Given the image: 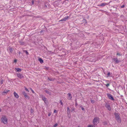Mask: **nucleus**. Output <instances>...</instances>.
Returning <instances> with one entry per match:
<instances>
[{"mask_svg":"<svg viewBox=\"0 0 127 127\" xmlns=\"http://www.w3.org/2000/svg\"><path fill=\"white\" fill-rule=\"evenodd\" d=\"M75 110V108L74 107H72L71 108V112L74 111Z\"/></svg>","mask_w":127,"mask_h":127,"instance_id":"nucleus-23","label":"nucleus"},{"mask_svg":"<svg viewBox=\"0 0 127 127\" xmlns=\"http://www.w3.org/2000/svg\"><path fill=\"white\" fill-rule=\"evenodd\" d=\"M34 111L33 109L32 108H31V113L32 114L34 113Z\"/></svg>","mask_w":127,"mask_h":127,"instance_id":"nucleus-22","label":"nucleus"},{"mask_svg":"<svg viewBox=\"0 0 127 127\" xmlns=\"http://www.w3.org/2000/svg\"><path fill=\"white\" fill-rule=\"evenodd\" d=\"M4 80H3L2 79L1 80V82H0V84H2L3 83V82Z\"/></svg>","mask_w":127,"mask_h":127,"instance_id":"nucleus-28","label":"nucleus"},{"mask_svg":"<svg viewBox=\"0 0 127 127\" xmlns=\"http://www.w3.org/2000/svg\"><path fill=\"white\" fill-rule=\"evenodd\" d=\"M17 76L18 78L20 79H22L24 78V76L21 74L19 73L17 74Z\"/></svg>","mask_w":127,"mask_h":127,"instance_id":"nucleus-11","label":"nucleus"},{"mask_svg":"<svg viewBox=\"0 0 127 127\" xmlns=\"http://www.w3.org/2000/svg\"><path fill=\"white\" fill-rule=\"evenodd\" d=\"M60 103L61 104V105H63V103L62 102V100H60Z\"/></svg>","mask_w":127,"mask_h":127,"instance_id":"nucleus-32","label":"nucleus"},{"mask_svg":"<svg viewBox=\"0 0 127 127\" xmlns=\"http://www.w3.org/2000/svg\"><path fill=\"white\" fill-rule=\"evenodd\" d=\"M112 60L114 61V63L115 64H118L121 62V61L120 60L118 59L117 57H116V58H113Z\"/></svg>","mask_w":127,"mask_h":127,"instance_id":"nucleus-6","label":"nucleus"},{"mask_svg":"<svg viewBox=\"0 0 127 127\" xmlns=\"http://www.w3.org/2000/svg\"><path fill=\"white\" fill-rule=\"evenodd\" d=\"M54 112L55 113H57V111L56 110H55L54 111Z\"/></svg>","mask_w":127,"mask_h":127,"instance_id":"nucleus-38","label":"nucleus"},{"mask_svg":"<svg viewBox=\"0 0 127 127\" xmlns=\"http://www.w3.org/2000/svg\"><path fill=\"white\" fill-rule=\"evenodd\" d=\"M68 18V16H65V17L61 19V20L59 21V22L60 21H64L67 20Z\"/></svg>","mask_w":127,"mask_h":127,"instance_id":"nucleus-8","label":"nucleus"},{"mask_svg":"<svg viewBox=\"0 0 127 127\" xmlns=\"http://www.w3.org/2000/svg\"><path fill=\"white\" fill-rule=\"evenodd\" d=\"M42 100L44 101V103L47 104L48 103V101L47 99L44 96L42 98Z\"/></svg>","mask_w":127,"mask_h":127,"instance_id":"nucleus-9","label":"nucleus"},{"mask_svg":"<svg viewBox=\"0 0 127 127\" xmlns=\"http://www.w3.org/2000/svg\"><path fill=\"white\" fill-rule=\"evenodd\" d=\"M88 127H95V126L94 125H89Z\"/></svg>","mask_w":127,"mask_h":127,"instance_id":"nucleus-25","label":"nucleus"},{"mask_svg":"<svg viewBox=\"0 0 127 127\" xmlns=\"http://www.w3.org/2000/svg\"><path fill=\"white\" fill-rule=\"evenodd\" d=\"M78 127H79V126Z\"/></svg>","mask_w":127,"mask_h":127,"instance_id":"nucleus-54","label":"nucleus"},{"mask_svg":"<svg viewBox=\"0 0 127 127\" xmlns=\"http://www.w3.org/2000/svg\"><path fill=\"white\" fill-rule=\"evenodd\" d=\"M61 82H60L59 81H57V84H61Z\"/></svg>","mask_w":127,"mask_h":127,"instance_id":"nucleus-40","label":"nucleus"},{"mask_svg":"<svg viewBox=\"0 0 127 127\" xmlns=\"http://www.w3.org/2000/svg\"><path fill=\"white\" fill-rule=\"evenodd\" d=\"M125 7V5H123L122 6H121V8H123L124 7Z\"/></svg>","mask_w":127,"mask_h":127,"instance_id":"nucleus-39","label":"nucleus"},{"mask_svg":"<svg viewBox=\"0 0 127 127\" xmlns=\"http://www.w3.org/2000/svg\"><path fill=\"white\" fill-rule=\"evenodd\" d=\"M22 94L27 99H29V96L27 95V94L25 92H23Z\"/></svg>","mask_w":127,"mask_h":127,"instance_id":"nucleus-7","label":"nucleus"},{"mask_svg":"<svg viewBox=\"0 0 127 127\" xmlns=\"http://www.w3.org/2000/svg\"><path fill=\"white\" fill-rule=\"evenodd\" d=\"M1 111V109H0V112Z\"/></svg>","mask_w":127,"mask_h":127,"instance_id":"nucleus-51","label":"nucleus"},{"mask_svg":"<svg viewBox=\"0 0 127 127\" xmlns=\"http://www.w3.org/2000/svg\"><path fill=\"white\" fill-rule=\"evenodd\" d=\"M10 52H12V49H10Z\"/></svg>","mask_w":127,"mask_h":127,"instance_id":"nucleus-41","label":"nucleus"},{"mask_svg":"<svg viewBox=\"0 0 127 127\" xmlns=\"http://www.w3.org/2000/svg\"><path fill=\"white\" fill-rule=\"evenodd\" d=\"M25 90L26 91H28V92H29V91L28 90V89L26 87H25Z\"/></svg>","mask_w":127,"mask_h":127,"instance_id":"nucleus-33","label":"nucleus"},{"mask_svg":"<svg viewBox=\"0 0 127 127\" xmlns=\"http://www.w3.org/2000/svg\"><path fill=\"white\" fill-rule=\"evenodd\" d=\"M32 92L33 93H34V91L33 90H32H32H31Z\"/></svg>","mask_w":127,"mask_h":127,"instance_id":"nucleus-44","label":"nucleus"},{"mask_svg":"<svg viewBox=\"0 0 127 127\" xmlns=\"http://www.w3.org/2000/svg\"><path fill=\"white\" fill-rule=\"evenodd\" d=\"M107 97L110 99L112 100H114V99L113 98L112 95L110 94H107Z\"/></svg>","mask_w":127,"mask_h":127,"instance_id":"nucleus-5","label":"nucleus"},{"mask_svg":"<svg viewBox=\"0 0 127 127\" xmlns=\"http://www.w3.org/2000/svg\"><path fill=\"white\" fill-rule=\"evenodd\" d=\"M70 111L69 109V107H67V113L68 114H69L70 113Z\"/></svg>","mask_w":127,"mask_h":127,"instance_id":"nucleus-16","label":"nucleus"},{"mask_svg":"<svg viewBox=\"0 0 127 127\" xmlns=\"http://www.w3.org/2000/svg\"><path fill=\"white\" fill-rule=\"evenodd\" d=\"M30 89L32 90V89L31 88H30Z\"/></svg>","mask_w":127,"mask_h":127,"instance_id":"nucleus-52","label":"nucleus"},{"mask_svg":"<svg viewBox=\"0 0 127 127\" xmlns=\"http://www.w3.org/2000/svg\"><path fill=\"white\" fill-rule=\"evenodd\" d=\"M19 43H20V45H24L25 43L24 42L22 41H19Z\"/></svg>","mask_w":127,"mask_h":127,"instance_id":"nucleus-21","label":"nucleus"},{"mask_svg":"<svg viewBox=\"0 0 127 127\" xmlns=\"http://www.w3.org/2000/svg\"><path fill=\"white\" fill-rule=\"evenodd\" d=\"M42 31H41L40 32V33H41L42 32Z\"/></svg>","mask_w":127,"mask_h":127,"instance_id":"nucleus-48","label":"nucleus"},{"mask_svg":"<svg viewBox=\"0 0 127 127\" xmlns=\"http://www.w3.org/2000/svg\"><path fill=\"white\" fill-rule=\"evenodd\" d=\"M122 54H121L120 53L117 52L116 54V55L117 56H121Z\"/></svg>","mask_w":127,"mask_h":127,"instance_id":"nucleus-24","label":"nucleus"},{"mask_svg":"<svg viewBox=\"0 0 127 127\" xmlns=\"http://www.w3.org/2000/svg\"><path fill=\"white\" fill-rule=\"evenodd\" d=\"M17 60L16 59L14 60V62L16 63L17 62Z\"/></svg>","mask_w":127,"mask_h":127,"instance_id":"nucleus-46","label":"nucleus"},{"mask_svg":"<svg viewBox=\"0 0 127 127\" xmlns=\"http://www.w3.org/2000/svg\"><path fill=\"white\" fill-rule=\"evenodd\" d=\"M38 61L41 64H42L43 62V60L41 58H39L38 59Z\"/></svg>","mask_w":127,"mask_h":127,"instance_id":"nucleus-15","label":"nucleus"},{"mask_svg":"<svg viewBox=\"0 0 127 127\" xmlns=\"http://www.w3.org/2000/svg\"><path fill=\"white\" fill-rule=\"evenodd\" d=\"M103 124L104 125H106L107 124V123L106 122H103Z\"/></svg>","mask_w":127,"mask_h":127,"instance_id":"nucleus-26","label":"nucleus"},{"mask_svg":"<svg viewBox=\"0 0 127 127\" xmlns=\"http://www.w3.org/2000/svg\"><path fill=\"white\" fill-rule=\"evenodd\" d=\"M48 67H46V69H48Z\"/></svg>","mask_w":127,"mask_h":127,"instance_id":"nucleus-50","label":"nucleus"},{"mask_svg":"<svg viewBox=\"0 0 127 127\" xmlns=\"http://www.w3.org/2000/svg\"><path fill=\"white\" fill-rule=\"evenodd\" d=\"M45 92L46 93H47V94H48L49 95H50L51 94V92H49V91L45 90Z\"/></svg>","mask_w":127,"mask_h":127,"instance_id":"nucleus-19","label":"nucleus"},{"mask_svg":"<svg viewBox=\"0 0 127 127\" xmlns=\"http://www.w3.org/2000/svg\"><path fill=\"white\" fill-rule=\"evenodd\" d=\"M15 70H17V72H20L21 71V69L19 68L16 67L15 68Z\"/></svg>","mask_w":127,"mask_h":127,"instance_id":"nucleus-14","label":"nucleus"},{"mask_svg":"<svg viewBox=\"0 0 127 127\" xmlns=\"http://www.w3.org/2000/svg\"><path fill=\"white\" fill-rule=\"evenodd\" d=\"M82 110H85V108L83 107H82Z\"/></svg>","mask_w":127,"mask_h":127,"instance_id":"nucleus-43","label":"nucleus"},{"mask_svg":"<svg viewBox=\"0 0 127 127\" xmlns=\"http://www.w3.org/2000/svg\"><path fill=\"white\" fill-rule=\"evenodd\" d=\"M32 5L34 4V1L33 0H32Z\"/></svg>","mask_w":127,"mask_h":127,"instance_id":"nucleus-35","label":"nucleus"},{"mask_svg":"<svg viewBox=\"0 0 127 127\" xmlns=\"http://www.w3.org/2000/svg\"><path fill=\"white\" fill-rule=\"evenodd\" d=\"M14 96L16 98H19V95L15 92H14Z\"/></svg>","mask_w":127,"mask_h":127,"instance_id":"nucleus-13","label":"nucleus"},{"mask_svg":"<svg viewBox=\"0 0 127 127\" xmlns=\"http://www.w3.org/2000/svg\"><path fill=\"white\" fill-rule=\"evenodd\" d=\"M58 125V124L56 123L53 125V127H56V126H57Z\"/></svg>","mask_w":127,"mask_h":127,"instance_id":"nucleus-30","label":"nucleus"},{"mask_svg":"<svg viewBox=\"0 0 127 127\" xmlns=\"http://www.w3.org/2000/svg\"><path fill=\"white\" fill-rule=\"evenodd\" d=\"M47 5H48V4L47 3L45 4L44 7L47 8L48 7Z\"/></svg>","mask_w":127,"mask_h":127,"instance_id":"nucleus-31","label":"nucleus"},{"mask_svg":"<svg viewBox=\"0 0 127 127\" xmlns=\"http://www.w3.org/2000/svg\"><path fill=\"white\" fill-rule=\"evenodd\" d=\"M68 116L69 118H70V115H69V114H68Z\"/></svg>","mask_w":127,"mask_h":127,"instance_id":"nucleus-45","label":"nucleus"},{"mask_svg":"<svg viewBox=\"0 0 127 127\" xmlns=\"http://www.w3.org/2000/svg\"><path fill=\"white\" fill-rule=\"evenodd\" d=\"M110 72H108L107 73V75L109 76L110 75Z\"/></svg>","mask_w":127,"mask_h":127,"instance_id":"nucleus-37","label":"nucleus"},{"mask_svg":"<svg viewBox=\"0 0 127 127\" xmlns=\"http://www.w3.org/2000/svg\"><path fill=\"white\" fill-rule=\"evenodd\" d=\"M1 122L5 124H7V120L5 116H3L1 119Z\"/></svg>","mask_w":127,"mask_h":127,"instance_id":"nucleus-2","label":"nucleus"},{"mask_svg":"<svg viewBox=\"0 0 127 127\" xmlns=\"http://www.w3.org/2000/svg\"><path fill=\"white\" fill-rule=\"evenodd\" d=\"M105 106L109 110H111V108L110 106V104L108 103H106L105 104Z\"/></svg>","mask_w":127,"mask_h":127,"instance_id":"nucleus-4","label":"nucleus"},{"mask_svg":"<svg viewBox=\"0 0 127 127\" xmlns=\"http://www.w3.org/2000/svg\"><path fill=\"white\" fill-rule=\"evenodd\" d=\"M36 18H41V16H36L35 17Z\"/></svg>","mask_w":127,"mask_h":127,"instance_id":"nucleus-42","label":"nucleus"},{"mask_svg":"<svg viewBox=\"0 0 127 127\" xmlns=\"http://www.w3.org/2000/svg\"><path fill=\"white\" fill-rule=\"evenodd\" d=\"M78 104L77 103V101L76 100V102H75V106H77L78 105Z\"/></svg>","mask_w":127,"mask_h":127,"instance_id":"nucleus-36","label":"nucleus"},{"mask_svg":"<svg viewBox=\"0 0 127 127\" xmlns=\"http://www.w3.org/2000/svg\"><path fill=\"white\" fill-rule=\"evenodd\" d=\"M114 115H115V119L119 123H120L121 122V120L120 118V114L119 113H117L116 112L114 113Z\"/></svg>","mask_w":127,"mask_h":127,"instance_id":"nucleus-1","label":"nucleus"},{"mask_svg":"<svg viewBox=\"0 0 127 127\" xmlns=\"http://www.w3.org/2000/svg\"><path fill=\"white\" fill-rule=\"evenodd\" d=\"M67 95H68L67 99L69 100H71L72 99V96L71 94L70 93H68Z\"/></svg>","mask_w":127,"mask_h":127,"instance_id":"nucleus-10","label":"nucleus"},{"mask_svg":"<svg viewBox=\"0 0 127 127\" xmlns=\"http://www.w3.org/2000/svg\"><path fill=\"white\" fill-rule=\"evenodd\" d=\"M9 90H6V91H4L2 93V94H4V93L6 94L9 91Z\"/></svg>","mask_w":127,"mask_h":127,"instance_id":"nucleus-18","label":"nucleus"},{"mask_svg":"<svg viewBox=\"0 0 127 127\" xmlns=\"http://www.w3.org/2000/svg\"><path fill=\"white\" fill-rule=\"evenodd\" d=\"M51 115V114L50 113H49L48 114V116H49Z\"/></svg>","mask_w":127,"mask_h":127,"instance_id":"nucleus-47","label":"nucleus"},{"mask_svg":"<svg viewBox=\"0 0 127 127\" xmlns=\"http://www.w3.org/2000/svg\"><path fill=\"white\" fill-rule=\"evenodd\" d=\"M83 21L84 22H85L86 23H87V21L85 19H84L83 20Z\"/></svg>","mask_w":127,"mask_h":127,"instance_id":"nucleus-34","label":"nucleus"},{"mask_svg":"<svg viewBox=\"0 0 127 127\" xmlns=\"http://www.w3.org/2000/svg\"><path fill=\"white\" fill-rule=\"evenodd\" d=\"M80 107L82 108V105L80 106Z\"/></svg>","mask_w":127,"mask_h":127,"instance_id":"nucleus-49","label":"nucleus"},{"mask_svg":"<svg viewBox=\"0 0 127 127\" xmlns=\"http://www.w3.org/2000/svg\"><path fill=\"white\" fill-rule=\"evenodd\" d=\"M99 118L95 117L93 121V123L94 125H96L99 123Z\"/></svg>","mask_w":127,"mask_h":127,"instance_id":"nucleus-3","label":"nucleus"},{"mask_svg":"<svg viewBox=\"0 0 127 127\" xmlns=\"http://www.w3.org/2000/svg\"><path fill=\"white\" fill-rule=\"evenodd\" d=\"M48 79L50 81H53L55 79H53L52 78L48 77Z\"/></svg>","mask_w":127,"mask_h":127,"instance_id":"nucleus-17","label":"nucleus"},{"mask_svg":"<svg viewBox=\"0 0 127 127\" xmlns=\"http://www.w3.org/2000/svg\"><path fill=\"white\" fill-rule=\"evenodd\" d=\"M20 54V52H19V54Z\"/></svg>","mask_w":127,"mask_h":127,"instance_id":"nucleus-53","label":"nucleus"},{"mask_svg":"<svg viewBox=\"0 0 127 127\" xmlns=\"http://www.w3.org/2000/svg\"><path fill=\"white\" fill-rule=\"evenodd\" d=\"M109 4V3H102L100 4L99 5V6H102L103 7L104 6L106 5H108Z\"/></svg>","mask_w":127,"mask_h":127,"instance_id":"nucleus-12","label":"nucleus"},{"mask_svg":"<svg viewBox=\"0 0 127 127\" xmlns=\"http://www.w3.org/2000/svg\"><path fill=\"white\" fill-rule=\"evenodd\" d=\"M23 51L24 52H25L27 55H29V53L27 52V50H23Z\"/></svg>","mask_w":127,"mask_h":127,"instance_id":"nucleus-20","label":"nucleus"},{"mask_svg":"<svg viewBox=\"0 0 127 127\" xmlns=\"http://www.w3.org/2000/svg\"><path fill=\"white\" fill-rule=\"evenodd\" d=\"M105 85L106 86V87H108L110 85L109 83H108L106 84H105Z\"/></svg>","mask_w":127,"mask_h":127,"instance_id":"nucleus-27","label":"nucleus"},{"mask_svg":"<svg viewBox=\"0 0 127 127\" xmlns=\"http://www.w3.org/2000/svg\"><path fill=\"white\" fill-rule=\"evenodd\" d=\"M91 102H92V103H94L95 102V101L94 100H91Z\"/></svg>","mask_w":127,"mask_h":127,"instance_id":"nucleus-29","label":"nucleus"}]
</instances>
